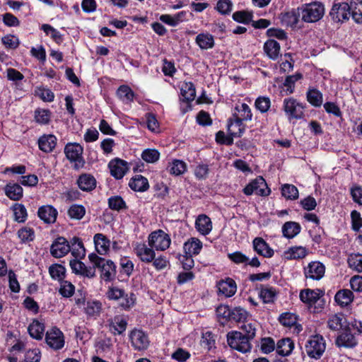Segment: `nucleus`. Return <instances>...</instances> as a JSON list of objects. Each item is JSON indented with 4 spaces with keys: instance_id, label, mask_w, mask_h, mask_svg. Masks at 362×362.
Instances as JSON below:
<instances>
[{
    "instance_id": "e2e57ef3",
    "label": "nucleus",
    "mask_w": 362,
    "mask_h": 362,
    "mask_svg": "<svg viewBox=\"0 0 362 362\" xmlns=\"http://www.w3.org/2000/svg\"><path fill=\"white\" fill-rule=\"evenodd\" d=\"M15 220L19 223L24 222L27 218V211L25 206L21 204H16L13 206Z\"/></svg>"
},
{
    "instance_id": "dca6fc26",
    "label": "nucleus",
    "mask_w": 362,
    "mask_h": 362,
    "mask_svg": "<svg viewBox=\"0 0 362 362\" xmlns=\"http://www.w3.org/2000/svg\"><path fill=\"white\" fill-rule=\"evenodd\" d=\"M69 265L72 272L76 274L88 278H93L95 276V267H86L84 263L78 259L71 260Z\"/></svg>"
},
{
    "instance_id": "09e8293b",
    "label": "nucleus",
    "mask_w": 362,
    "mask_h": 362,
    "mask_svg": "<svg viewBox=\"0 0 362 362\" xmlns=\"http://www.w3.org/2000/svg\"><path fill=\"white\" fill-rule=\"evenodd\" d=\"M348 264L351 269L362 272V255L351 254L348 258Z\"/></svg>"
},
{
    "instance_id": "ddd939ff",
    "label": "nucleus",
    "mask_w": 362,
    "mask_h": 362,
    "mask_svg": "<svg viewBox=\"0 0 362 362\" xmlns=\"http://www.w3.org/2000/svg\"><path fill=\"white\" fill-rule=\"evenodd\" d=\"M71 250V246L67 240L63 238L59 237L55 240L52 244L50 252L52 255L56 258L62 257L66 255Z\"/></svg>"
},
{
    "instance_id": "8fccbe9b",
    "label": "nucleus",
    "mask_w": 362,
    "mask_h": 362,
    "mask_svg": "<svg viewBox=\"0 0 362 362\" xmlns=\"http://www.w3.org/2000/svg\"><path fill=\"white\" fill-rule=\"evenodd\" d=\"M247 317V312L240 307H237L231 309L229 320H234L235 322H245V320H246Z\"/></svg>"
},
{
    "instance_id": "ea45409f",
    "label": "nucleus",
    "mask_w": 362,
    "mask_h": 362,
    "mask_svg": "<svg viewBox=\"0 0 362 362\" xmlns=\"http://www.w3.org/2000/svg\"><path fill=\"white\" fill-rule=\"evenodd\" d=\"M181 95L182 100L185 101H192L196 96V90L194 84L192 82H186L182 85Z\"/></svg>"
},
{
    "instance_id": "e433bc0d",
    "label": "nucleus",
    "mask_w": 362,
    "mask_h": 362,
    "mask_svg": "<svg viewBox=\"0 0 362 362\" xmlns=\"http://www.w3.org/2000/svg\"><path fill=\"white\" fill-rule=\"evenodd\" d=\"M349 7L354 21L362 23V0H351Z\"/></svg>"
},
{
    "instance_id": "5701e85b",
    "label": "nucleus",
    "mask_w": 362,
    "mask_h": 362,
    "mask_svg": "<svg viewBox=\"0 0 362 362\" xmlns=\"http://www.w3.org/2000/svg\"><path fill=\"white\" fill-rule=\"evenodd\" d=\"M109 330L115 335L122 334L127 329V321L120 316H116L109 321Z\"/></svg>"
},
{
    "instance_id": "774afa93",
    "label": "nucleus",
    "mask_w": 362,
    "mask_h": 362,
    "mask_svg": "<svg viewBox=\"0 0 362 362\" xmlns=\"http://www.w3.org/2000/svg\"><path fill=\"white\" fill-rule=\"evenodd\" d=\"M260 349L264 354H269L275 349V342L270 337L263 338L261 341Z\"/></svg>"
},
{
    "instance_id": "473e14b6",
    "label": "nucleus",
    "mask_w": 362,
    "mask_h": 362,
    "mask_svg": "<svg viewBox=\"0 0 362 362\" xmlns=\"http://www.w3.org/2000/svg\"><path fill=\"white\" fill-rule=\"evenodd\" d=\"M195 42L202 49H211L214 46V39L209 33H200L197 35Z\"/></svg>"
},
{
    "instance_id": "a18cd8bd",
    "label": "nucleus",
    "mask_w": 362,
    "mask_h": 362,
    "mask_svg": "<svg viewBox=\"0 0 362 362\" xmlns=\"http://www.w3.org/2000/svg\"><path fill=\"white\" fill-rule=\"evenodd\" d=\"M66 269L60 264H52L49 268V273L51 277L59 281H63L65 277Z\"/></svg>"
},
{
    "instance_id": "a19ab883",
    "label": "nucleus",
    "mask_w": 362,
    "mask_h": 362,
    "mask_svg": "<svg viewBox=\"0 0 362 362\" xmlns=\"http://www.w3.org/2000/svg\"><path fill=\"white\" fill-rule=\"evenodd\" d=\"M70 246V251L71 252L72 255L76 258H82L85 256L86 251L83 247V244L78 238H73L71 241Z\"/></svg>"
},
{
    "instance_id": "cd10ccee",
    "label": "nucleus",
    "mask_w": 362,
    "mask_h": 362,
    "mask_svg": "<svg viewBox=\"0 0 362 362\" xmlns=\"http://www.w3.org/2000/svg\"><path fill=\"white\" fill-rule=\"evenodd\" d=\"M196 228L203 234L207 235L212 229L211 219L206 215H199L195 222Z\"/></svg>"
},
{
    "instance_id": "f257e3e1",
    "label": "nucleus",
    "mask_w": 362,
    "mask_h": 362,
    "mask_svg": "<svg viewBox=\"0 0 362 362\" xmlns=\"http://www.w3.org/2000/svg\"><path fill=\"white\" fill-rule=\"evenodd\" d=\"M88 259L93 267L101 269V276L105 281L111 280L115 275V266L111 260H106L95 253L88 255Z\"/></svg>"
},
{
    "instance_id": "0e129e2a",
    "label": "nucleus",
    "mask_w": 362,
    "mask_h": 362,
    "mask_svg": "<svg viewBox=\"0 0 362 362\" xmlns=\"http://www.w3.org/2000/svg\"><path fill=\"white\" fill-rule=\"evenodd\" d=\"M255 107L261 112H267L271 105L270 99L268 97H259L255 100Z\"/></svg>"
},
{
    "instance_id": "a878e982",
    "label": "nucleus",
    "mask_w": 362,
    "mask_h": 362,
    "mask_svg": "<svg viewBox=\"0 0 362 362\" xmlns=\"http://www.w3.org/2000/svg\"><path fill=\"white\" fill-rule=\"evenodd\" d=\"M245 125L239 119H230L228 124V131L231 136L240 137L245 132Z\"/></svg>"
},
{
    "instance_id": "0eeeda50",
    "label": "nucleus",
    "mask_w": 362,
    "mask_h": 362,
    "mask_svg": "<svg viewBox=\"0 0 362 362\" xmlns=\"http://www.w3.org/2000/svg\"><path fill=\"white\" fill-rule=\"evenodd\" d=\"M246 195L255 194L259 196H267L270 193L264 179L259 176L250 182L243 189Z\"/></svg>"
},
{
    "instance_id": "2f4dec72",
    "label": "nucleus",
    "mask_w": 362,
    "mask_h": 362,
    "mask_svg": "<svg viewBox=\"0 0 362 362\" xmlns=\"http://www.w3.org/2000/svg\"><path fill=\"white\" fill-rule=\"evenodd\" d=\"M300 298L302 302L309 305L315 304L320 298L319 290L305 289L300 291Z\"/></svg>"
},
{
    "instance_id": "4d7b16f0",
    "label": "nucleus",
    "mask_w": 362,
    "mask_h": 362,
    "mask_svg": "<svg viewBox=\"0 0 362 362\" xmlns=\"http://www.w3.org/2000/svg\"><path fill=\"white\" fill-rule=\"evenodd\" d=\"M75 286L68 281H62L59 293L65 298H69L74 293Z\"/></svg>"
},
{
    "instance_id": "338daca9",
    "label": "nucleus",
    "mask_w": 362,
    "mask_h": 362,
    "mask_svg": "<svg viewBox=\"0 0 362 362\" xmlns=\"http://www.w3.org/2000/svg\"><path fill=\"white\" fill-rule=\"evenodd\" d=\"M301 78V74H295L291 76H288L285 81L284 83V86L286 87V94H291L294 90V84L296 81Z\"/></svg>"
},
{
    "instance_id": "13d9d810",
    "label": "nucleus",
    "mask_w": 362,
    "mask_h": 362,
    "mask_svg": "<svg viewBox=\"0 0 362 362\" xmlns=\"http://www.w3.org/2000/svg\"><path fill=\"white\" fill-rule=\"evenodd\" d=\"M299 14L295 11H291L283 14L281 21L288 26H294L298 23Z\"/></svg>"
},
{
    "instance_id": "864d4df0",
    "label": "nucleus",
    "mask_w": 362,
    "mask_h": 362,
    "mask_svg": "<svg viewBox=\"0 0 362 362\" xmlns=\"http://www.w3.org/2000/svg\"><path fill=\"white\" fill-rule=\"evenodd\" d=\"M109 207L115 211H120L127 208L125 202L119 196L111 197L108 199Z\"/></svg>"
},
{
    "instance_id": "20e7f679",
    "label": "nucleus",
    "mask_w": 362,
    "mask_h": 362,
    "mask_svg": "<svg viewBox=\"0 0 362 362\" xmlns=\"http://www.w3.org/2000/svg\"><path fill=\"white\" fill-rule=\"evenodd\" d=\"M228 345L233 349L242 353H247L252 349L250 341L244 337L243 332L233 331L227 334Z\"/></svg>"
},
{
    "instance_id": "f3484780",
    "label": "nucleus",
    "mask_w": 362,
    "mask_h": 362,
    "mask_svg": "<svg viewBox=\"0 0 362 362\" xmlns=\"http://www.w3.org/2000/svg\"><path fill=\"white\" fill-rule=\"evenodd\" d=\"M217 288L218 293L227 298L233 296L237 291L236 283L230 278L220 281L217 284Z\"/></svg>"
},
{
    "instance_id": "c756f323",
    "label": "nucleus",
    "mask_w": 362,
    "mask_h": 362,
    "mask_svg": "<svg viewBox=\"0 0 362 362\" xmlns=\"http://www.w3.org/2000/svg\"><path fill=\"white\" fill-rule=\"evenodd\" d=\"M294 348V343L290 338L280 339L276 344V352L283 356H288Z\"/></svg>"
},
{
    "instance_id": "603ef678",
    "label": "nucleus",
    "mask_w": 362,
    "mask_h": 362,
    "mask_svg": "<svg viewBox=\"0 0 362 362\" xmlns=\"http://www.w3.org/2000/svg\"><path fill=\"white\" fill-rule=\"evenodd\" d=\"M170 173L174 175H180L187 170L186 163L180 160H175L169 166Z\"/></svg>"
},
{
    "instance_id": "c03bdc74",
    "label": "nucleus",
    "mask_w": 362,
    "mask_h": 362,
    "mask_svg": "<svg viewBox=\"0 0 362 362\" xmlns=\"http://www.w3.org/2000/svg\"><path fill=\"white\" fill-rule=\"evenodd\" d=\"M281 194L286 199L296 200L298 198V189L293 185H283L281 186Z\"/></svg>"
},
{
    "instance_id": "39448f33",
    "label": "nucleus",
    "mask_w": 362,
    "mask_h": 362,
    "mask_svg": "<svg viewBox=\"0 0 362 362\" xmlns=\"http://www.w3.org/2000/svg\"><path fill=\"white\" fill-rule=\"evenodd\" d=\"M170 236L162 230H155L148 237V246L156 250H165L170 247Z\"/></svg>"
},
{
    "instance_id": "6e6552de",
    "label": "nucleus",
    "mask_w": 362,
    "mask_h": 362,
    "mask_svg": "<svg viewBox=\"0 0 362 362\" xmlns=\"http://www.w3.org/2000/svg\"><path fill=\"white\" fill-rule=\"evenodd\" d=\"M131 344L134 350L144 351L148 349L150 341L148 335L141 329H134L129 334Z\"/></svg>"
},
{
    "instance_id": "aec40b11",
    "label": "nucleus",
    "mask_w": 362,
    "mask_h": 362,
    "mask_svg": "<svg viewBox=\"0 0 362 362\" xmlns=\"http://www.w3.org/2000/svg\"><path fill=\"white\" fill-rule=\"evenodd\" d=\"M253 248L257 253L264 257H272L274 255V250L262 238L253 240Z\"/></svg>"
},
{
    "instance_id": "79ce46f5",
    "label": "nucleus",
    "mask_w": 362,
    "mask_h": 362,
    "mask_svg": "<svg viewBox=\"0 0 362 362\" xmlns=\"http://www.w3.org/2000/svg\"><path fill=\"white\" fill-rule=\"evenodd\" d=\"M307 254L306 248L302 246L292 247L285 252L287 259H303Z\"/></svg>"
},
{
    "instance_id": "423d86ee",
    "label": "nucleus",
    "mask_w": 362,
    "mask_h": 362,
    "mask_svg": "<svg viewBox=\"0 0 362 362\" xmlns=\"http://www.w3.org/2000/svg\"><path fill=\"white\" fill-rule=\"evenodd\" d=\"M83 148L76 143L68 144L64 148V153L68 160L74 162V168L78 169L83 166L84 161L82 158Z\"/></svg>"
},
{
    "instance_id": "c85d7f7f",
    "label": "nucleus",
    "mask_w": 362,
    "mask_h": 362,
    "mask_svg": "<svg viewBox=\"0 0 362 362\" xmlns=\"http://www.w3.org/2000/svg\"><path fill=\"white\" fill-rule=\"evenodd\" d=\"M264 50L270 59L276 60L280 55V45L274 40H269L264 43Z\"/></svg>"
},
{
    "instance_id": "37998d69",
    "label": "nucleus",
    "mask_w": 362,
    "mask_h": 362,
    "mask_svg": "<svg viewBox=\"0 0 362 362\" xmlns=\"http://www.w3.org/2000/svg\"><path fill=\"white\" fill-rule=\"evenodd\" d=\"M117 95L125 103L132 102L134 97L132 90L129 86L124 85L119 87Z\"/></svg>"
},
{
    "instance_id": "6e6d98bb",
    "label": "nucleus",
    "mask_w": 362,
    "mask_h": 362,
    "mask_svg": "<svg viewBox=\"0 0 362 362\" xmlns=\"http://www.w3.org/2000/svg\"><path fill=\"white\" fill-rule=\"evenodd\" d=\"M136 296L133 293H124L119 300V305L124 309H129L135 304Z\"/></svg>"
},
{
    "instance_id": "3c124183",
    "label": "nucleus",
    "mask_w": 362,
    "mask_h": 362,
    "mask_svg": "<svg viewBox=\"0 0 362 362\" xmlns=\"http://www.w3.org/2000/svg\"><path fill=\"white\" fill-rule=\"evenodd\" d=\"M101 310V303L99 301H88L85 307V312L89 317L98 316Z\"/></svg>"
},
{
    "instance_id": "69168bd1",
    "label": "nucleus",
    "mask_w": 362,
    "mask_h": 362,
    "mask_svg": "<svg viewBox=\"0 0 362 362\" xmlns=\"http://www.w3.org/2000/svg\"><path fill=\"white\" fill-rule=\"evenodd\" d=\"M141 157L147 163H155L159 159L160 153L156 149H146Z\"/></svg>"
},
{
    "instance_id": "9b49d317",
    "label": "nucleus",
    "mask_w": 362,
    "mask_h": 362,
    "mask_svg": "<svg viewBox=\"0 0 362 362\" xmlns=\"http://www.w3.org/2000/svg\"><path fill=\"white\" fill-rule=\"evenodd\" d=\"M329 16L335 23H343L349 20L350 16L349 4L346 3L334 4L329 12Z\"/></svg>"
},
{
    "instance_id": "412c9836",
    "label": "nucleus",
    "mask_w": 362,
    "mask_h": 362,
    "mask_svg": "<svg viewBox=\"0 0 362 362\" xmlns=\"http://www.w3.org/2000/svg\"><path fill=\"white\" fill-rule=\"evenodd\" d=\"M57 144V138L52 134L42 136L38 140L39 148L45 153L53 151Z\"/></svg>"
},
{
    "instance_id": "4468645a",
    "label": "nucleus",
    "mask_w": 362,
    "mask_h": 362,
    "mask_svg": "<svg viewBox=\"0 0 362 362\" xmlns=\"http://www.w3.org/2000/svg\"><path fill=\"white\" fill-rule=\"evenodd\" d=\"M108 167L110 168L111 175L116 179L122 178L129 170L127 163L119 158H115L112 160L109 163Z\"/></svg>"
},
{
    "instance_id": "1a4fd4ad",
    "label": "nucleus",
    "mask_w": 362,
    "mask_h": 362,
    "mask_svg": "<svg viewBox=\"0 0 362 362\" xmlns=\"http://www.w3.org/2000/svg\"><path fill=\"white\" fill-rule=\"evenodd\" d=\"M45 341L47 344L54 350H59L64 346V334L57 327H53L47 332Z\"/></svg>"
},
{
    "instance_id": "052dcab7",
    "label": "nucleus",
    "mask_w": 362,
    "mask_h": 362,
    "mask_svg": "<svg viewBox=\"0 0 362 362\" xmlns=\"http://www.w3.org/2000/svg\"><path fill=\"white\" fill-rule=\"evenodd\" d=\"M36 122L41 124H47L50 120V112L47 110H36L35 112Z\"/></svg>"
},
{
    "instance_id": "2eb2a0df",
    "label": "nucleus",
    "mask_w": 362,
    "mask_h": 362,
    "mask_svg": "<svg viewBox=\"0 0 362 362\" xmlns=\"http://www.w3.org/2000/svg\"><path fill=\"white\" fill-rule=\"evenodd\" d=\"M134 251L139 259L146 263L152 262L156 257L153 248L148 247L145 243H136Z\"/></svg>"
},
{
    "instance_id": "72a5a7b5",
    "label": "nucleus",
    "mask_w": 362,
    "mask_h": 362,
    "mask_svg": "<svg viewBox=\"0 0 362 362\" xmlns=\"http://www.w3.org/2000/svg\"><path fill=\"white\" fill-rule=\"evenodd\" d=\"M300 226L294 221L286 222L282 227L284 236L287 238H293L300 232Z\"/></svg>"
},
{
    "instance_id": "4be33fe9",
    "label": "nucleus",
    "mask_w": 362,
    "mask_h": 362,
    "mask_svg": "<svg viewBox=\"0 0 362 362\" xmlns=\"http://www.w3.org/2000/svg\"><path fill=\"white\" fill-rule=\"evenodd\" d=\"M336 344L338 346L352 348L357 344V340L354 335L349 330H345L344 332L338 336L336 339Z\"/></svg>"
},
{
    "instance_id": "de8ad7c7",
    "label": "nucleus",
    "mask_w": 362,
    "mask_h": 362,
    "mask_svg": "<svg viewBox=\"0 0 362 362\" xmlns=\"http://www.w3.org/2000/svg\"><path fill=\"white\" fill-rule=\"evenodd\" d=\"M240 332H243L245 337L251 341L253 339L256 334L255 324L252 322H243L240 326Z\"/></svg>"
},
{
    "instance_id": "5fc2aeb1",
    "label": "nucleus",
    "mask_w": 362,
    "mask_h": 362,
    "mask_svg": "<svg viewBox=\"0 0 362 362\" xmlns=\"http://www.w3.org/2000/svg\"><path fill=\"white\" fill-rule=\"evenodd\" d=\"M279 320L284 326L291 327L296 324L297 317L293 313H284L279 316Z\"/></svg>"
},
{
    "instance_id": "f8f14e48",
    "label": "nucleus",
    "mask_w": 362,
    "mask_h": 362,
    "mask_svg": "<svg viewBox=\"0 0 362 362\" xmlns=\"http://www.w3.org/2000/svg\"><path fill=\"white\" fill-rule=\"evenodd\" d=\"M325 273V265L318 261L311 262L304 269V274L306 279L318 281L321 279Z\"/></svg>"
},
{
    "instance_id": "f03ea898",
    "label": "nucleus",
    "mask_w": 362,
    "mask_h": 362,
    "mask_svg": "<svg viewBox=\"0 0 362 362\" xmlns=\"http://www.w3.org/2000/svg\"><path fill=\"white\" fill-rule=\"evenodd\" d=\"M325 14L324 5L318 1L305 4L302 8V20L307 23H315L320 20Z\"/></svg>"
},
{
    "instance_id": "bf43d9fd",
    "label": "nucleus",
    "mask_w": 362,
    "mask_h": 362,
    "mask_svg": "<svg viewBox=\"0 0 362 362\" xmlns=\"http://www.w3.org/2000/svg\"><path fill=\"white\" fill-rule=\"evenodd\" d=\"M276 296L275 290L272 287L262 288L259 292V296L265 303H272Z\"/></svg>"
},
{
    "instance_id": "7ed1b4c3",
    "label": "nucleus",
    "mask_w": 362,
    "mask_h": 362,
    "mask_svg": "<svg viewBox=\"0 0 362 362\" xmlns=\"http://www.w3.org/2000/svg\"><path fill=\"white\" fill-rule=\"evenodd\" d=\"M305 348L307 354L310 358L318 359L325 351V341L324 338L319 334L312 336L307 341Z\"/></svg>"
},
{
    "instance_id": "7c9ffc66",
    "label": "nucleus",
    "mask_w": 362,
    "mask_h": 362,
    "mask_svg": "<svg viewBox=\"0 0 362 362\" xmlns=\"http://www.w3.org/2000/svg\"><path fill=\"white\" fill-rule=\"evenodd\" d=\"M129 187L137 192H144L148 188V180L142 175H138L132 178L129 183Z\"/></svg>"
},
{
    "instance_id": "f704fd0d",
    "label": "nucleus",
    "mask_w": 362,
    "mask_h": 362,
    "mask_svg": "<svg viewBox=\"0 0 362 362\" xmlns=\"http://www.w3.org/2000/svg\"><path fill=\"white\" fill-rule=\"evenodd\" d=\"M334 298L341 306H347L353 301L354 294L350 290L343 289L336 293Z\"/></svg>"
},
{
    "instance_id": "58836bf2",
    "label": "nucleus",
    "mask_w": 362,
    "mask_h": 362,
    "mask_svg": "<svg viewBox=\"0 0 362 362\" xmlns=\"http://www.w3.org/2000/svg\"><path fill=\"white\" fill-rule=\"evenodd\" d=\"M346 319L342 314H335L329 317L327 326L332 331H339L343 328Z\"/></svg>"
},
{
    "instance_id": "49530a36",
    "label": "nucleus",
    "mask_w": 362,
    "mask_h": 362,
    "mask_svg": "<svg viewBox=\"0 0 362 362\" xmlns=\"http://www.w3.org/2000/svg\"><path fill=\"white\" fill-rule=\"evenodd\" d=\"M308 101L315 107H320L322 104V94L316 89L310 90L307 93Z\"/></svg>"
},
{
    "instance_id": "9d476101",
    "label": "nucleus",
    "mask_w": 362,
    "mask_h": 362,
    "mask_svg": "<svg viewBox=\"0 0 362 362\" xmlns=\"http://www.w3.org/2000/svg\"><path fill=\"white\" fill-rule=\"evenodd\" d=\"M304 107L293 98L284 100V110L289 119H300L303 116Z\"/></svg>"
},
{
    "instance_id": "a211bd4d",
    "label": "nucleus",
    "mask_w": 362,
    "mask_h": 362,
    "mask_svg": "<svg viewBox=\"0 0 362 362\" xmlns=\"http://www.w3.org/2000/svg\"><path fill=\"white\" fill-rule=\"evenodd\" d=\"M77 185L81 190L90 192L96 187V180L92 175L84 173L78 177Z\"/></svg>"
},
{
    "instance_id": "c9c22d12",
    "label": "nucleus",
    "mask_w": 362,
    "mask_h": 362,
    "mask_svg": "<svg viewBox=\"0 0 362 362\" xmlns=\"http://www.w3.org/2000/svg\"><path fill=\"white\" fill-rule=\"evenodd\" d=\"M6 196L12 200H19L23 197V188L16 183H9L5 187Z\"/></svg>"
},
{
    "instance_id": "b1692460",
    "label": "nucleus",
    "mask_w": 362,
    "mask_h": 362,
    "mask_svg": "<svg viewBox=\"0 0 362 362\" xmlns=\"http://www.w3.org/2000/svg\"><path fill=\"white\" fill-rule=\"evenodd\" d=\"M202 248V243L197 238H191L184 243L183 250L185 254L197 255Z\"/></svg>"
},
{
    "instance_id": "6ab92c4d",
    "label": "nucleus",
    "mask_w": 362,
    "mask_h": 362,
    "mask_svg": "<svg viewBox=\"0 0 362 362\" xmlns=\"http://www.w3.org/2000/svg\"><path fill=\"white\" fill-rule=\"evenodd\" d=\"M57 211L49 205L40 207L37 211L40 218L47 223H54L57 219Z\"/></svg>"
},
{
    "instance_id": "4c0bfd02",
    "label": "nucleus",
    "mask_w": 362,
    "mask_h": 362,
    "mask_svg": "<svg viewBox=\"0 0 362 362\" xmlns=\"http://www.w3.org/2000/svg\"><path fill=\"white\" fill-rule=\"evenodd\" d=\"M28 330L31 337L41 339L43 337L45 326L42 323L35 320L28 326Z\"/></svg>"
},
{
    "instance_id": "680f3d73",
    "label": "nucleus",
    "mask_w": 362,
    "mask_h": 362,
    "mask_svg": "<svg viewBox=\"0 0 362 362\" xmlns=\"http://www.w3.org/2000/svg\"><path fill=\"white\" fill-rule=\"evenodd\" d=\"M86 210L83 206L72 205L68 210V214L71 218L80 220L85 215Z\"/></svg>"
},
{
    "instance_id": "393cba45",
    "label": "nucleus",
    "mask_w": 362,
    "mask_h": 362,
    "mask_svg": "<svg viewBox=\"0 0 362 362\" xmlns=\"http://www.w3.org/2000/svg\"><path fill=\"white\" fill-rule=\"evenodd\" d=\"M252 114L250 107L245 103L237 105L235 107L233 118L239 119L240 121H249L252 119Z\"/></svg>"
},
{
    "instance_id": "bb28decb",
    "label": "nucleus",
    "mask_w": 362,
    "mask_h": 362,
    "mask_svg": "<svg viewBox=\"0 0 362 362\" xmlns=\"http://www.w3.org/2000/svg\"><path fill=\"white\" fill-rule=\"evenodd\" d=\"M93 239L97 252L105 255L110 248V240L102 233L95 234Z\"/></svg>"
}]
</instances>
